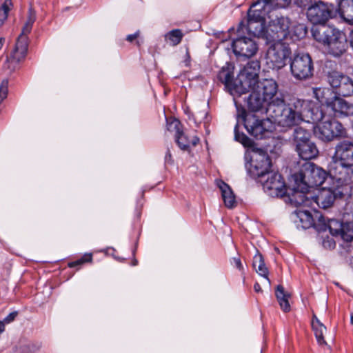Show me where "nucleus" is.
<instances>
[{
  "instance_id": "nucleus-11",
  "label": "nucleus",
  "mask_w": 353,
  "mask_h": 353,
  "mask_svg": "<svg viewBox=\"0 0 353 353\" xmlns=\"http://www.w3.org/2000/svg\"><path fill=\"white\" fill-rule=\"evenodd\" d=\"M332 186H324L319 190L318 194L313 196L314 205L323 209H327L332 206L335 199L343 195L342 187L345 184H340L334 181Z\"/></svg>"
},
{
  "instance_id": "nucleus-3",
  "label": "nucleus",
  "mask_w": 353,
  "mask_h": 353,
  "mask_svg": "<svg viewBox=\"0 0 353 353\" xmlns=\"http://www.w3.org/2000/svg\"><path fill=\"white\" fill-rule=\"evenodd\" d=\"M312 34L316 41L324 46L328 54L339 57L345 52L347 48L346 36L339 30L325 25L313 26Z\"/></svg>"
},
{
  "instance_id": "nucleus-32",
  "label": "nucleus",
  "mask_w": 353,
  "mask_h": 353,
  "mask_svg": "<svg viewBox=\"0 0 353 353\" xmlns=\"http://www.w3.org/2000/svg\"><path fill=\"white\" fill-rule=\"evenodd\" d=\"M275 295L281 310L285 312H289L290 310V305L289 303L290 294L285 290L283 285H278L276 288Z\"/></svg>"
},
{
  "instance_id": "nucleus-1",
  "label": "nucleus",
  "mask_w": 353,
  "mask_h": 353,
  "mask_svg": "<svg viewBox=\"0 0 353 353\" xmlns=\"http://www.w3.org/2000/svg\"><path fill=\"white\" fill-rule=\"evenodd\" d=\"M259 62L252 61L248 62L240 71L236 80H234L232 72L224 68L219 72L217 77L232 95H241L250 92V90L260 81L259 80Z\"/></svg>"
},
{
  "instance_id": "nucleus-42",
  "label": "nucleus",
  "mask_w": 353,
  "mask_h": 353,
  "mask_svg": "<svg viewBox=\"0 0 353 353\" xmlns=\"http://www.w3.org/2000/svg\"><path fill=\"white\" fill-rule=\"evenodd\" d=\"M307 34L306 28L303 24H299L294 26L293 34L296 36L298 39L304 37Z\"/></svg>"
},
{
  "instance_id": "nucleus-7",
  "label": "nucleus",
  "mask_w": 353,
  "mask_h": 353,
  "mask_svg": "<svg viewBox=\"0 0 353 353\" xmlns=\"http://www.w3.org/2000/svg\"><path fill=\"white\" fill-rule=\"evenodd\" d=\"M287 106L301 117L302 121L307 120L308 122L311 121L312 123H317L325 117L323 110L309 100L294 97L290 99Z\"/></svg>"
},
{
  "instance_id": "nucleus-23",
  "label": "nucleus",
  "mask_w": 353,
  "mask_h": 353,
  "mask_svg": "<svg viewBox=\"0 0 353 353\" xmlns=\"http://www.w3.org/2000/svg\"><path fill=\"white\" fill-rule=\"evenodd\" d=\"M332 114L336 117H353V104L336 96L328 103Z\"/></svg>"
},
{
  "instance_id": "nucleus-51",
  "label": "nucleus",
  "mask_w": 353,
  "mask_h": 353,
  "mask_svg": "<svg viewBox=\"0 0 353 353\" xmlns=\"http://www.w3.org/2000/svg\"><path fill=\"white\" fill-rule=\"evenodd\" d=\"M299 1H300V6H305L304 1H312V0H296L297 3H299Z\"/></svg>"
},
{
  "instance_id": "nucleus-35",
  "label": "nucleus",
  "mask_w": 353,
  "mask_h": 353,
  "mask_svg": "<svg viewBox=\"0 0 353 353\" xmlns=\"http://www.w3.org/2000/svg\"><path fill=\"white\" fill-rule=\"evenodd\" d=\"M183 37V34L180 29L172 30L165 35V39L170 41V45L175 46L179 44Z\"/></svg>"
},
{
  "instance_id": "nucleus-2",
  "label": "nucleus",
  "mask_w": 353,
  "mask_h": 353,
  "mask_svg": "<svg viewBox=\"0 0 353 353\" xmlns=\"http://www.w3.org/2000/svg\"><path fill=\"white\" fill-rule=\"evenodd\" d=\"M330 174L340 184L349 183L353 176V142L344 140L336 145Z\"/></svg>"
},
{
  "instance_id": "nucleus-21",
  "label": "nucleus",
  "mask_w": 353,
  "mask_h": 353,
  "mask_svg": "<svg viewBox=\"0 0 353 353\" xmlns=\"http://www.w3.org/2000/svg\"><path fill=\"white\" fill-rule=\"evenodd\" d=\"M252 92L247 99V106L249 110L261 114H265L269 117V109L272 104L274 103V101L272 103L263 98L261 92H256L254 90H250Z\"/></svg>"
},
{
  "instance_id": "nucleus-26",
  "label": "nucleus",
  "mask_w": 353,
  "mask_h": 353,
  "mask_svg": "<svg viewBox=\"0 0 353 353\" xmlns=\"http://www.w3.org/2000/svg\"><path fill=\"white\" fill-rule=\"evenodd\" d=\"M175 142L179 148L182 150H188L190 147L195 146L199 141V137L195 135H191L181 130L174 135Z\"/></svg>"
},
{
  "instance_id": "nucleus-49",
  "label": "nucleus",
  "mask_w": 353,
  "mask_h": 353,
  "mask_svg": "<svg viewBox=\"0 0 353 353\" xmlns=\"http://www.w3.org/2000/svg\"><path fill=\"white\" fill-rule=\"evenodd\" d=\"M254 289L256 292H260L262 291L261 285L258 283H254Z\"/></svg>"
},
{
  "instance_id": "nucleus-47",
  "label": "nucleus",
  "mask_w": 353,
  "mask_h": 353,
  "mask_svg": "<svg viewBox=\"0 0 353 353\" xmlns=\"http://www.w3.org/2000/svg\"><path fill=\"white\" fill-rule=\"evenodd\" d=\"M272 0H256L255 2H254L251 6L252 8L256 6L260 3H263V6H262V8H264V6L269 3Z\"/></svg>"
},
{
  "instance_id": "nucleus-22",
  "label": "nucleus",
  "mask_w": 353,
  "mask_h": 353,
  "mask_svg": "<svg viewBox=\"0 0 353 353\" xmlns=\"http://www.w3.org/2000/svg\"><path fill=\"white\" fill-rule=\"evenodd\" d=\"M303 184L301 182L295 181V187L293 193L290 196L292 203L296 206H306L314 208L313 196H309L310 190L303 189Z\"/></svg>"
},
{
  "instance_id": "nucleus-46",
  "label": "nucleus",
  "mask_w": 353,
  "mask_h": 353,
  "mask_svg": "<svg viewBox=\"0 0 353 353\" xmlns=\"http://www.w3.org/2000/svg\"><path fill=\"white\" fill-rule=\"evenodd\" d=\"M165 163H168V164H172L173 163V160L172 158V154H171V152L169 148L168 149L167 152L165 156Z\"/></svg>"
},
{
  "instance_id": "nucleus-56",
  "label": "nucleus",
  "mask_w": 353,
  "mask_h": 353,
  "mask_svg": "<svg viewBox=\"0 0 353 353\" xmlns=\"http://www.w3.org/2000/svg\"><path fill=\"white\" fill-rule=\"evenodd\" d=\"M29 350H30V347H24L23 348V352H28Z\"/></svg>"
},
{
  "instance_id": "nucleus-57",
  "label": "nucleus",
  "mask_w": 353,
  "mask_h": 353,
  "mask_svg": "<svg viewBox=\"0 0 353 353\" xmlns=\"http://www.w3.org/2000/svg\"><path fill=\"white\" fill-rule=\"evenodd\" d=\"M350 322H351V324L353 325V316L352 315L351 316Z\"/></svg>"
},
{
  "instance_id": "nucleus-27",
  "label": "nucleus",
  "mask_w": 353,
  "mask_h": 353,
  "mask_svg": "<svg viewBox=\"0 0 353 353\" xmlns=\"http://www.w3.org/2000/svg\"><path fill=\"white\" fill-rule=\"evenodd\" d=\"M316 213L319 212L314 210V214H312L309 210H299L297 216L301 223V227L303 229H307L314 226L319 230V222L318 218L316 217Z\"/></svg>"
},
{
  "instance_id": "nucleus-43",
  "label": "nucleus",
  "mask_w": 353,
  "mask_h": 353,
  "mask_svg": "<svg viewBox=\"0 0 353 353\" xmlns=\"http://www.w3.org/2000/svg\"><path fill=\"white\" fill-rule=\"evenodd\" d=\"M238 125H236L234 128V132H235V139L236 141L241 142L243 145H249L250 140V139L245 135L244 134H239L237 132Z\"/></svg>"
},
{
  "instance_id": "nucleus-45",
  "label": "nucleus",
  "mask_w": 353,
  "mask_h": 353,
  "mask_svg": "<svg viewBox=\"0 0 353 353\" xmlns=\"http://www.w3.org/2000/svg\"><path fill=\"white\" fill-rule=\"evenodd\" d=\"M18 315V312H12L11 313H10L8 316H6L4 319L3 320V321L5 323H10L11 322H12L15 318Z\"/></svg>"
},
{
  "instance_id": "nucleus-5",
  "label": "nucleus",
  "mask_w": 353,
  "mask_h": 353,
  "mask_svg": "<svg viewBox=\"0 0 353 353\" xmlns=\"http://www.w3.org/2000/svg\"><path fill=\"white\" fill-rule=\"evenodd\" d=\"M238 121L241 119L248 132L257 139H262L268 137L273 129V121L271 117H267V119L259 120L254 115H248L245 109H240L237 106Z\"/></svg>"
},
{
  "instance_id": "nucleus-24",
  "label": "nucleus",
  "mask_w": 353,
  "mask_h": 353,
  "mask_svg": "<svg viewBox=\"0 0 353 353\" xmlns=\"http://www.w3.org/2000/svg\"><path fill=\"white\" fill-rule=\"evenodd\" d=\"M316 217L319 222V231H326L328 229L332 236H339L344 223L334 219H326L320 213H316Z\"/></svg>"
},
{
  "instance_id": "nucleus-36",
  "label": "nucleus",
  "mask_w": 353,
  "mask_h": 353,
  "mask_svg": "<svg viewBox=\"0 0 353 353\" xmlns=\"http://www.w3.org/2000/svg\"><path fill=\"white\" fill-rule=\"evenodd\" d=\"M35 20H36V13L32 10V8H30L28 11V17L27 21L25 23V24L22 28L21 33L20 34V35H23V36L28 37V34L32 30V26H33V23H34Z\"/></svg>"
},
{
  "instance_id": "nucleus-13",
  "label": "nucleus",
  "mask_w": 353,
  "mask_h": 353,
  "mask_svg": "<svg viewBox=\"0 0 353 353\" xmlns=\"http://www.w3.org/2000/svg\"><path fill=\"white\" fill-rule=\"evenodd\" d=\"M246 29L250 35L256 37H265L266 39V29L264 26L263 17L260 12L250 8L248 12L246 26L243 22L240 23L237 32L239 34Z\"/></svg>"
},
{
  "instance_id": "nucleus-8",
  "label": "nucleus",
  "mask_w": 353,
  "mask_h": 353,
  "mask_svg": "<svg viewBox=\"0 0 353 353\" xmlns=\"http://www.w3.org/2000/svg\"><path fill=\"white\" fill-rule=\"evenodd\" d=\"M314 132L319 139L325 142L347 136L346 129L335 119L321 122L314 128Z\"/></svg>"
},
{
  "instance_id": "nucleus-6",
  "label": "nucleus",
  "mask_w": 353,
  "mask_h": 353,
  "mask_svg": "<svg viewBox=\"0 0 353 353\" xmlns=\"http://www.w3.org/2000/svg\"><path fill=\"white\" fill-rule=\"evenodd\" d=\"M269 117L274 123L282 127L290 128L302 122L291 108L285 105L283 98H276L269 109Z\"/></svg>"
},
{
  "instance_id": "nucleus-33",
  "label": "nucleus",
  "mask_w": 353,
  "mask_h": 353,
  "mask_svg": "<svg viewBox=\"0 0 353 353\" xmlns=\"http://www.w3.org/2000/svg\"><path fill=\"white\" fill-rule=\"evenodd\" d=\"M339 10L343 19L350 24H353V0H342Z\"/></svg>"
},
{
  "instance_id": "nucleus-55",
  "label": "nucleus",
  "mask_w": 353,
  "mask_h": 353,
  "mask_svg": "<svg viewBox=\"0 0 353 353\" xmlns=\"http://www.w3.org/2000/svg\"><path fill=\"white\" fill-rule=\"evenodd\" d=\"M350 264L353 268V257L350 259Z\"/></svg>"
},
{
  "instance_id": "nucleus-18",
  "label": "nucleus",
  "mask_w": 353,
  "mask_h": 353,
  "mask_svg": "<svg viewBox=\"0 0 353 353\" xmlns=\"http://www.w3.org/2000/svg\"><path fill=\"white\" fill-rule=\"evenodd\" d=\"M232 48L236 56L247 58L254 56L258 50L256 43L252 39L245 37H239L234 39L232 41Z\"/></svg>"
},
{
  "instance_id": "nucleus-34",
  "label": "nucleus",
  "mask_w": 353,
  "mask_h": 353,
  "mask_svg": "<svg viewBox=\"0 0 353 353\" xmlns=\"http://www.w3.org/2000/svg\"><path fill=\"white\" fill-rule=\"evenodd\" d=\"M252 265L254 268L256 270V272L259 275L265 278L270 283V281L268 279V268L265 265L264 259L262 254H261L258 250H256V254L254 255L253 258Z\"/></svg>"
},
{
  "instance_id": "nucleus-10",
  "label": "nucleus",
  "mask_w": 353,
  "mask_h": 353,
  "mask_svg": "<svg viewBox=\"0 0 353 353\" xmlns=\"http://www.w3.org/2000/svg\"><path fill=\"white\" fill-rule=\"evenodd\" d=\"M290 70L293 77L298 80H305L313 74V63L308 54L298 53L290 62Z\"/></svg>"
},
{
  "instance_id": "nucleus-37",
  "label": "nucleus",
  "mask_w": 353,
  "mask_h": 353,
  "mask_svg": "<svg viewBox=\"0 0 353 353\" xmlns=\"http://www.w3.org/2000/svg\"><path fill=\"white\" fill-rule=\"evenodd\" d=\"M339 236L346 242H351L353 240V223H344Z\"/></svg>"
},
{
  "instance_id": "nucleus-31",
  "label": "nucleus",
  "mask_w": 353,
  "mask_h": 353,
  "mask_svg": "<svg viewBox=\"0 0 353 353\" xmlns=\"http://www.w3.org/2000/svg\"><path fill=\"white\" fill-rule=\"evenodd\" d=\"M312 93L314 97L321 103V107L319 108L323 110V108L329 109V103L332 101V97L329 98V95H332V92L330 89L325 88H314L312 89Z\"/></svg>"
},
{
  "instance_id": "nucleus-40",
  "label": "nucleus",
  "mask_w": 353,
  "mask_h": 353,
  "mask_svg": "<svg viewBox=\"0 0 353 353\" xmlns=\"http://www.w3.org/2000/svg\"><path fill=\"white\" fill-rule=\"evenodd\" d=\"M92 261V254L91 253H85L82 257L75 261L68 263L70 268H74L77 265H81L85 263L91 262Z\"/></svg>"
},
{
  "instance_id": "nucleus-50",
  "label": "nucleus",
  "mask_w": 353,
  "mask_h": 353,
  "mask_svg": "<svg viewBox=\"0 0 353 353\" xmlns=\"http://www.w3.org/2000/svg\"><path fill=\"white\" fill-rule=\"evenodd\" d=\"M5 324L3 321H0V334L5 330Z\"/></svg>"
},
{
  "instance_id": "nucleus-20",
  "label": "nucleus",
  "mask_w": 353,
  "mask_h": 353,
  "mask_svg": "<svg viewBox=\"0 0 353 353\" xmlns=\"http://www.w3.org/2000/svg\"><path fill=\"white\" fill-rule=\"evenodd\" d=\"M251 90L261 92V96L269 103H272L276 98H283L281 94H277L278 85L273 79H263L258 82Z\"/></svg>"
},
{
  "instance_id": "nucleus-52",
  "label": "nucleus",
  "mask_w": 353,
  "mask_h": 353,
  "mask_svg": "<svg viewBox=\"0 0 353 353\" xmlns=\"http://www.w3.org/2000/svg\"><path fill=\"white\" fill-rule=\"evenodd\" d=\"M350 45L353 48V30L350 32Z\"/></svg>"
},
{
  "instance_id": "nucleus-54",
  "label": "nucleus",
  "mask_w": 353,
  "mask_h": 353,
  "mask_svg": "<svg viewBox=\"0 0 353 353\" xmlns=\"http://www.w3.org/2000/svg\"><path fill=\"white\" fill-rule=\"evenodd\" d=\"M329 246L330 248H334L335 247V243L334 242H329Z\"/></svg>"
},
{
  "instance_id": "nucleus-44",
  "label": "nucleus",
  "mask_w": 353,
  "mask_h": 353,
  "mask_svg": "<svg viewBox=\"0 0 353 353\" xmlns=\"http://www.w3.org/2000/svg\"><path fill=\"white\" fill-rule=\"evenodd\" d=\"M232 265L235 267L239 271L243 270V266L239 257H232L230 260Z\"/></svg>"
},
{
  "instance_id": "nucleus-15",
  "label": "nucleus",
  "mask_w": 353,
  "mask_h": 353,
  "mask_svg": "<svg viewBox=\"0 0 353 353\" xmlns=\"http://www.w3.org/2000/svg\"><path fill=\"white\" fill-rule=\"evenodd\" d=\"M327 78L335 94L344 97L353 95V80L350 77L333 71L328 74Z\"/></svg>"
},
{
  "instance_id": "nucleus-12",
  "label": "nucleus",
  "mask_w": 353,
  "mask_h": 353,
  "mask_svg": "<svg viewBox=\"0 0 353 353\" xmlns=\"http://www.w3.org/2000/svg\"><path fill=\"white\" fill-rule=\"evenodd\" d=\"M271 166V160L268 153L262 149H256L254 151L248 172L252 178L258 179L265 177Z\"/></svg>"
},
{
  "instance_id": "nucleus-39",
  "label": "nucleus",
  "mask_w": 353,
  "mask_h": 353,
  "mask_svg": "<svg viewBox=\"0 0 353 353\" xmlns=\"http://www.w3.org/2000/svg\"><path fill=\"white\" fill-rule=\"evenodd\" d=\"M167 121V130L169 132H174V135H177L178 132H180L181 130V123L179 120L174 118L166 119Z\"/></svg>"
},
{
  "instance_id": "nucleus-19",
  "label": "nucleus",
  "mask_w": 353,
  "mask_h": 353,
  "mask_svg": "<svg viewBox=\"0 0 353 353\" xmlns=\"http://www.w3.org/2000/svg\"><path fill=\"white\" fill-rule=\"evenodd\" d=\"M28 48V37L27 36L19 35L18 37L14 50L10 57L8 59L9 68L15 70L18 64L23 61L27 54Z\"/></svg>"
},
{
  "instance_id": "nucleus-4",
  "label": "nucleus",
  "mask_w": 353,
  "mask_h": 353,
  "mask_svg": "<svg viewBox=\"0 0 353 353\" xmlns=\"http://www.w3.org/2000/svg\"><path fill=\"white\" fill-rule=\"evenodd\" d=\"M294 181L303 184V189L305 190L322 185L324 183H329L328 181H336L331 179L330 174L328 176V174L323 169L310 161L302 165L299 172L294 175Z\"/></svg>"
},
{
  "instance_id": "nucleus-16",
  "label": "nucleus",
  "mask_w": 353,
  "mask_h": 353,
  "mask_svg": "<svg viewBox=\"0 0 353 353\" xmlns=\"http://www.w3.org/2000/svg\"><path fill=\"white\" fill-rule=\"evenodd\" d=\"M290 20L285 17L272 20L266 28V39L269 42H281L290 33Z\"/></svg>"
},
{
  "instance_id": "nucleus-53",
  "label": "nucleus",
  "mask_w": 353,
  "mask_h": 353,
  "mask_svg": "<svg viewBox=\"0 0 353 353\" xmlns=\"http://www.w3.org/2000/svg\"><path fill=\"white\" fill-rule=\"evenodd\" d=\"M4 42H5V39L3 37H0V50L3 48Z\"/></svg>"
},
{
  "instance_id": "nucleus-25",
  "label": "nucleus",
  "mask_w": 353,
  "mask_h": 353,
  "mask_svg": "<svg viewBox=\"0 0 353 353\" xmlns=\"http://www.w3.org/2000/svg\"><path fill=\"white\" fill-rule=\"evenodd\" d=\"M299 157L303 160H311L319 155V150L312 140L295 148Z\"/></svg>"
},
{
  "instance_id": "nucleus-14",
  "label": "nucleus",
  "mask_w": 353,
  "mask_h": 353,
  "mask_svg": "<svg viewBox=\"0 0 353 353\" xmlns=\"http://www.w3.org/2000/svg\"><path fill=\"white\" fill-rule=\"evenodd\" d=\"M258 179L261 183L264 191L269 196L282 197L285 194V185L281 175L279 173L268 172L265 177H261Z\"/></svg>"
},
{
  "instance_id": "nucleus-48",
  "label": "nucleus",
  "mask_w": 353,
  "mask_h": 353,
  "mask_svg": "<svg viewBox=\"0 0 353 353\" xmlns=\"http://www.w3.org/2000/svg\"><path fill=\"white\" fill-rule=\"evenodd\" d=\"M139 35V31L136 32L134 34H129L126 37V40L129 42L133 41L136 39Z\"/></svg>"
},
{
  "instance_id": "nucleus-28",
  "label": "nucleus",
  "mask_w": 353,
  "mask_h": 353,
  "mask_svg": "<svg viewBox=\"0 0 353 353\" xmlns=\"http://www.w3.org/2000/svg\"><path fill=\"white\" fill-rule=\"evenodd\" d=\"M217 185L221 190L225 205L228 208H234L236 205V199L231 188L223 181H218Z\"/></svg>"
},
{
  "instance_id": "nucleus-29",
  "label": "nucleus",
  "mask_w": 353,
  "mask_h": 353,
  "mask_svg": "<svg viewBox=\"0 0 353 353\" xmlns=\"http://www.w3.org/2000/svg\"><path fill=\"white\" fill-rule=\"evenodd\" d=\"M312 327L318 344L319 345H326L327 343L324 338V334L327 332V328L315 315H313L312 320Z\"/></svg>"
},
{
  "instance_id": "nucleus-30",
  "label": "nucleus",
  "mask_w": 353,
  "mask_h": 353,
  "mask_svg": "<svg viewBox=\"0 0 353 353\" xmlns=\"http://www.w3.org/2000/svg\"><path fill=\"white\" fill-rule=\"evenodd\" d=\"M311 132L303 127H296L292 134V143L294 147L301 145L311 140Z\"/></svg>"
},
{
  "instance_id": "nucleus-9",
  "label": "nucleus",
  "mask_w": 353,
  "mask_h": 353,
  "mask_svg": "<svg viewBox=\"0 0 353 353\" xmlns=\"http://www.w3.org/2000/svg\"><path fill=\"white\" fill-rule=\"evenodd\" d=\"M291 54L290 48L281 42H273L265 55V63L272 70H279L286 65V60Z\"/></svg>"
},
{
  "instance_id": "nucleus-38",
  "label": "nucleus",
  "mask_w": 353,
  "mask_h": 353,
  "mask_svg": "<svg viewBox=\"0 0 353 353\" xmlns=\"http://www.w3.org/2000/svg\"><path fill=\"white\" fill-rule=\"evenodd\" d=\"M12 0H5L0 8V25H2L8 19V13L12 8Z\"/></svg>"
},
{
  "instance_id": "nucleus-41",
  "label": "nucleus",
  "mask_w": 353,
  "mask_h": 353,
  "mask_svg": "<svg viewBox=\"0 0 353 353\" xmlns=\"http://www.w3.org/2000/svg\"><path fill=\"white\" fill-rule=\"evenodd\" d=\"M8 92V81L3 80L0 84V104L7 97Z\"/></svg>"
},
{
  "instance_id": "nucleus-17",
  "label": "nucleus",
  "mask_w": 353,
  "mask_h": 353,
  "mask_svg": "<svg viewBox=\"0 0 353 353\" xmlns=\"http://www.w3.org/2000/svg\"><path fill=\"white\" fill-rule=\"evenodd\" d=\"M332 8L322 1H319L307 8V17L314 26H323L332 17Z\"/></svg>"
}]
</instances>
